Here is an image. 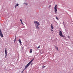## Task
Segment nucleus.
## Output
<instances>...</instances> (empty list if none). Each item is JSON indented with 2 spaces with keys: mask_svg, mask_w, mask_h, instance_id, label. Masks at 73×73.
Returning a JSON list of instances; mask_svg holds the SVG:
<instances>
[{
  "mask_svg": "<svg viewBox=\"0 0 73 73\" xmlns=\"http://www.w3.org/2000/svg\"><path fill=\"white\" fill-rule=\"evenodd\" d=\"M34 24H35V25L36 27V28L37 30H38L39 29V28L38 26L40 25V23L39 22L37 21H35L34 22Z\"/></svg>",
  "mask_w": 73,
  "mask_h": 73,
  "instance_id": "1",
  "label": "nucleus"
},
{
  "mask_svg": "<svg viewBox=\"0 0 73 73\" xmlns=\"http://www.w3.org/2000/svg\"><path fill=\"white\" fill-rule=\"evenodd\" d=\"M33 60H34V58L32 60H31V61L27 64V65H26L25 66V69H27V68L29 66V65H30V64H31L32 63Z\"/></svg>",
  "mask_w": 73,
  "mask_h": 73,
  "instance_id": "2",
  "label": "nucleus"
},
{
  "mask_svg": "<svg viewBox=\"0 0 73 73\" xmlns=\"http://www.w3.org/2000/svg\"><path fill=\"white\" fill-rule=\"evenodd\" d=\"M59 36H60V37H65V36L62 35V33L61 31L60 30L59 32Z\"/></svg>",
  "mask_w": 73,
  "mask_h": 73,
  "instance_id": "3",
  "label": "nucleus"
},
{
  "mask_svg": "<svg viewBox=\"0 0 73 73\" xmlns=\"http://www.w3.org/2000/svg\"><path fill=\"white\" fill-rule=\"evenodd\" d=\"M57 5H56L54 7V9L55 10V13H57Z\"/></svg>",
  "mask_w": 73,
  "mask_h": 73,
  "instance_id": "4",
  "label": "nucleus"
},
{
  "mask_svg": "<svg viewBox=\"0 0 73 73\" xmlns=\"http://www.w3.org/2000/svg\"><path fill=\"white\" fill-rule=\"evenodd\" d=\"M5 58H7V48H5Z\"/></svg>",
  "mask_w": 73,
  "mask_h": 73,
  "instance_id": "5",
  "label": "nucleus"
},
{
  "mask_svg": "<svg viewBox=\"0 0 73 73\" xmlns=\"http://www.w3.org/2000/svg\"><path fill=\"white\" fill-rule=\"evenodd\" d=\"M0 36H1V37H3V35L1 29H0Z\"/></svg>",
  "mask_w": 73,
  "mask_h": 73,
  "instance_id": "6",
  "label": "nucleus"
},
{
  "mask_svg": "<svg viewBox=\"0 0 73 73\" xmlns=\"http://www.w3.org/2000/svg\"><path fill=\"white\" fill-rule=\"evenodd\" d=\"M20 44H21V43H22V42H21V39H19L18 40Z\"/></svg>",
  "mask_w": 73,
  "mask_h": 73,
  "instance_id": "7",
  "label": "nucleus"
},
{
  "mask_svg": "<svg viewBox=\"0 0 73 73\" xmlns=\"http://www.w3.org/2000/svg\"><path fill=\"white\" fill-rule=\"evenodd\" d=\"M16 5H15V8H16V7H17V6H19V4H16Z\"/></svg>",
  "mask_w": 73,
  "mask_h": 73,
  "instance_id": "8",
  "label": "nucleus"
},
{
  "mask_svg": "<svg viewBox=\"0 0 73 73\" xmlns=\"http://www.w3.org/2000/svg\"><path fill=\"white\" fill-rule=\"evenodd\" d=\"M51 27L52 29H53L54 28H53V25H52V24H51Z\"/></svg>",
  "mask_w": 73,
  "mask_h": 73,
  "instance_id": "9",
  "label": "nucleus"
},
{
  "mask_svg": "<svg viewBox=\"0 0 73 73\" xmlns=\"http://www.w3.org/2000/svg\"><path fill=\"white\" fill-rule=\"evenodd\" d=\"M30 53H31L32 52V49H31L30 50Z\"/></svg>",
  "mask_w": 73,
  "mask_h": 73,
  "instance_id": "10",
  "label": "nucleus"
},
{
  "mask_svg": "<svg viewBox=\"0 0 73 73\" xmlns=\"http://www.w3.org/2000/svg\"><path fill=\"white\" fill-rule=\"evenodd\" d=\"M55 48H56V49H57V50H58V47H55Z\"/></svg>",
  "mask_w": 73,
  "mask_h": 73,
  "instance_id": "11",
  "label": "nucleus"
},
{
  "mask_svg": "<svg viewBox=\"0 0 73 73\" xmlns=\"http://www.w3.org/2000/svg\"><path fill=\"white\" fill-rule=\"evenodd\" d=\"M56 19H57V20H59V19H58V18H57V17H56Z\"/></svg>",
  "mask_w": 73,
  "mask_h": 73,
  "instance_id": "12",
  "label": "nucleus"
},
{
  "mask_svg": "<svg viewBox=\"0 0 73 73\" xmlns=\"http://www.w3.org/2000/svg\"><path fill=\"white\" fill-rule=\"evenodd\" d=\"M20 21L21 22V23H22V19H20Z\"/></svg>",
  "mask_w": 73,
  "mask_h": 73,
  "instance_id": "13",
  "label": "nucleus"
},
{
  "mask_svg": "<svg viewBox=\"0 0 73 73\" xmlns=\"http://www.w3.org/2000/svg\"><path fill=\"white\" fill-rule=\"evenodd\" d=\"M40 48V46H38V47L37 48L38 49L39 48Z\"/></svg>",
  "mask_w": 73,
  "mask_h": 73,
  "instance_id": "14",
  "label": "nucleus"
},
{
  "mask_svg": "<svg viewBox=\"0 0 73 73\" xmlns=\"http://www.w3.org/2000/svg\"><path fill=\"white\" fill-rule=\"evenodd\" d=\"M15 41H16V38H15L14 40V42H15Z\"/></svg>",
  "mask_w": 73,
  "mask_h": 73,
  "instance_id": "15",
  "label": "nucleus"
},
{
  "mask_svg": "<svg viewBox=\"0 0 73 73\" xmlns=\"http://www.w3.org/2000/svg\"><path fill=\"white\" fill-rule=\"evenodd\" d=\"M24 71V70H23V71L22 72V73H23V72Z\"/></svg>",
  "mask_w": 73,
  "mask_h": 73,
  "instance_id": "16",
  "label": "nucleus"
},
{
  "mask_svg": "<svg viewBox=\"0 0 73 73\" xmlns=\"http://www.w3.org/2000/svg\"><path fill=\"white\" fill-rule=\"evenodd\" d=\"M25 4H26V5H28V4L26 3H25Z\"/></svg>",
  "mask_w": 73,
  "mask_h": 73,
  "instance_id": "17",
  "label": "nucleus"
},
{
  "mask_svg": "<svg viewBox=\"0 0 73 73\" xmlns=\"http://www.w3.org/2000/svg\"><path fill=\"white\" fill-rule=\"evenodd\" d=\"M45 66H43V67H42V68H45Z\"/></svg>",
  "mask_w": 73,
  "mask_h": 73,
  "instance_id": "18",
  "label": "nucleus"
},
{
  "mask_svg": "<svg viewBox=\"0 0 73 73\" xmlns=\"http://www.w3.org/2000/svg\"><path fill=\"white\" fill-rule=\"evenodd\" d=\"M63 23L64 25H65V23H64V22H63Z\"/></svg>",
  "mask_w": 73,
  "mask_h": 73,
  "instance_id": "19",
  "label": "nucleus"
},
{
  "mask_svg": "<svg viewBox=\"0 0 73 73\" xmlns=\"http://www.w3.org/2000/svg\"><path fill=\"white\" fill-rule=\"evenodd\" d=\"M51 7L50 5H49V7Z\"/></svg>",
  "mask_w": 73,
  "mask_h": 73,
  "instance_id": "20",
  "label": "nucleus"
},
{
  "mask_svg": "<svg viewBox=\"0 0 73 73\" xmlns=\"http://www.w3.org/2000/svg\"><path fill=\"white\" fill-rule=\"evenodd\" d=\"M68 38H70V36H68Z\"/></svg>",
  "mask_w": 73,
  "mask_h": 73,
  "instance_id": "21",
  "label": "nucleus"
},
{
  "mask_svg": "<svg viewBox=\"0 0 73 73\" xmlns=\"http://www.w3.org/2000/svg\"><path fill=\"white\" fill-rule=\"evenodd\" d=\"M21 24H23V23L22 22Z\"/></svg>",
  "mask_w": 73,
  "mask_h": 73,
  "instance_id": "22",
  "label": "nucleus"
},
{
  "mask_svg": "<svg viewBox=\"0 0 73 73\" xmlns=\"http://www.w3.org/2000/svg\"><path fill=\"white\" fill-rule=\"evenodd\" d=\"M51 31H53V30L52 29V30H51Z\"/></svg>",
  "mask_w": 73,
  "mask_h": 73,
  "instance_id": "23",
  "label": "nucleus"
}]
</instances>
